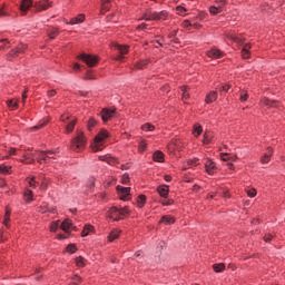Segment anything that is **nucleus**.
<instances>
[{"label":"nucleus","mask_w":285,"mask_h":285,"mask_svg":"<svg viewBox=\"0 0 285 285\" xmlns=\"http://www.w3.org/2000/svg\"><path fill=\"white\" fill-rule=\"evenodd\" d=\"M168 19V12L167 11H153L150 9L146 10L142 17L139 19V21H166Z\"/></svg>","instance_id":"1"},{"label":"nucleus","mask_w":285,"mask_h":285,"mask_svg":"<svg viewBox=\"0 0 285 285\" xmlns=\"http://www.w3.org/2000/svg\"><path fill=\"white\" fill-rule=\"evenodd\" d=\"M86 144H88V139L86 138V135H83V131L77 130V136L71 140V150L75 153H81L83 148H86Z\"/></svg>","instance_id":"2"},{"label":"nucleus","mask_w":285,"mask_h":285,"mask_svg":"<svg viewBox=\"0 0 285 285\" xmlns=\"http://www.w3.org/2000/svg\"><path fill=\"white\" fill-rule=\"evenodd\" d=\"M108 139V131L102 129L94 139L91 144V150L92 153H101L104 148H106V145L104 144V140Z\"/></svg>","instance_id":"3"},{"label":"nucleus","mask_w":285,"mask_h":285,"mask_svg":"<svg viewBox=\"0 0 285 285\" xmlns=\"http://www.w3.org/2000/svg\"><path fill=\"white\" fill-rule=\"evenodd\" d=\"M128 207H122V208H117V207H111L108 210V217L109 219H114V222H119L122 217H126L128 215Z\"/></svg>","instance_id":"4"},{"label":"nucleus","mask_w":285,"mask_h":285,"mask_svg":"<svg viewBox=\"0 0 285 285\" xmlns=\"http://www.w3.org/2000/svg\"><path fill=\"white\" fill-rule=\"evenodd\" d=\"M79 59H81L88 66V68H95V66L99 63V57L88 53H81Z\"/></svg>","instance_id":"5"},{"label":"nucleus","mask_w":285,"mask_h":285,"mask_svg":"<svg viewBox=\"0 0 285 285\" xmlns=\"http://www.w3.org/2000/svg\"><path fill=\"white\" fill-rule=\"evenodd\" d=\"M27 49H28V46L21 43L16 49L11 50L8 53L7 59H9V61H12V59H14V57H19V55H23V52H26Z\"/></svg>","instance_id":"6"},{"label":"nucleus","mask_w":285,"mask_h":285,"mask_svg":"<svg viewBox=\"0 0 285 285\" xmlns=\"http://www.w3.org/2000/svg\"><path fill=\"white\" fill-rule=\"evenodd\" d=\"M102 121L106 124V121H110L115 115H117V108H105L100 112Z\"/></svg>","instance_id":"7"},{"label":"nucleus","mask_w":285,"mask_h":285,"mask_svg":"<svg viewBox=\"0 0 285 285\" xmlns=\"http://www.w3.org/2000/svg\"><path fill=\"white\" fill-rule=\"evenodd\" d=\"M114 48H116V50H118V52H120V55L116 57V61H124V55H128L129 47L126 45L115 43Z\"/></svg>","instance_id":"8"},{"label":"nucleus","mask_w":285,"mask_h":285,"mask_svg":"<svg viewBox=\"0 0 285 285\" xmlns=\"http://www.w3.org/2000/svg\"><path fill=\"white\" fill-rule=\"evenodd\" d=\"M117 193L122 202H126L130 196V187L117 186Z\"/></svg>","instance_id":"9"},{"label":"nucleus","mask_w":285,"mask_h":285,"mask_svg":"<svg viewBox=\"0 0 285 285\" xmlns=\"http://www.w3.org/2000/svg\"><path fill=\"white\" fill-rule=\"evenodd\" d=\"M56 153L52 150H46V151H40L38 154V164H48V157H50V155H55Z\"/></svg>","instance_id":"10"},{"label":"nucleus","mask_w":285,"mask_h":285,"mask_svg":"<svg viewBox=\"0 0 285 285\" xmlns=\"http://www.w3.org/2000/svg\"><path fill=\"white\" fill-rule=\"evenodd\" d=\"M262 106H266V108H279V101L271 100L268 98H263L261 100Z\"/></svg>","instance_id":"11"},{"label":"nucleus","mask_w":285,"mask_h":285,"mask_svg":"<svg viewBox=\"0 0 285 285\" xmlns=\"http://www.w3.org/2000/svg\"><path fill=\"white\" fill-rule=\"evenodd\" d=\"M207 57H209L210 59H222V57H224V52L219 49L214 48L207 51Z\"/></svg>","instance_id":"12"},{"label":"nucleus","mask_w":285,"mask_h":285,"mask_svg":"<svg viewBox=\"0 0 285 285\" xmlns=\"http://www.w3.org/2000/svg\"><path fill=\"white\" fill-rule=\"evenodd\" d=\"M83 21H86V14L80 13L77 17L71 18L67 23H69V26H78V23H83Z\"/></svg>","instance_id":"13"},{"label":"nucleus","mask_w":285,"mask_h":285,"mask_svg":"<svg viewBox=\"0 0 285 285\" xmlns=\"http://www.w3.org/2000/svg\"><path fill=\"white\" fill-rule=\"evenodd\" d=\"M30 8H32V0H22L21 1L20 11L22 12V14H26V12H28V10H30Z\"/></svg>","instance_id":"14"},{"label":"nucleus","mask_w":285,"mask_h":285,"mask_svg":"<svg viewBox=\"0 0 285 285\" xmlns=\"http://www.w3.org/2000/svg\"><path fill=\"white\" fill-rule=\"evenodd\" d=\"M52 6V2L45 0L42 2H39L36 8L38 12H41L43 10H48V8H50Z\"/></svg>","instance_id":"15"},{"label":"nucleus","mask_w":285,"mask_h":285,"mask_svg":"<svg viewBox=\"0 0 285 285\" xmlns=\"http://www.w3.org/2000/svg\"><path fill=\"white\" fill-rule=\"evenodd\" d=\"M250 48L253 46L250 43H246L242 49V57L243 59H250Z\"/></svg>","instance_id":"16"},{"label":"nucleus","mask_w":285,"mask_h":285,"mask_svg":"<svg viewBox=\"0 0 285 285\" xmlns=\"http://www.w3.org/2000/svg\"><path fill=\"white\" fill-rule=\"evenodd\" d=\"M61 230L65 233H70V228H72V220L70 219H65L61 225H60Z\"/></svg>","instance_id":"17"},{"label":"nucleus","mask_w":285,"mask_h":285,"mask_svg":"<svg viewBox=\"0 0 285 285\" xmlns=\"http://www.w3.org/2000/svg\"><path fill=\"white\" fill-rule=\"evenodd\" d=\"M20 161L21 164H35V154H24Z\"/></svg>","instance_id":"18"},{"label":"nucleus","mask_w":285,"mask_h":285,"mask_svg":"<svg viewBox=\"0 0 285 285\" xmlns=\"http://www.w3.org/2000/svg\"><path fill=\"white\" fill-rule=\"evenodd\" d=\"M205 168L208 175H214L215 174V163L213 160L208 159L205 163Z\"/></svg>","instance_id":"19"},{"label":"nucleus","mask_w":285,"mask_h":285,"mask_svg":"<svg viewBox=\"0 0 285 285\" xmlns=\"http://www.w3.org/2000/svg\"><path fill=\"white\" fill-rule=\"evenodd\" d=\"M160 197H168V193L170 191L168 185H163L157 188Z\"/></svg>","instance_id":"20"},{"label":"nucleus","mask_w":285,"mask_h":285,"mask_svg":"<svg viewBox=\"0 0 285 285\" xmlns=\"http://www.w3.org/2000/svg\"><path fill=\"white\" fill-rule=\"evenodd\" d=\"M7 106L10 108V110H17L19 108V99L13 98L8 100Z\"/></svg>","instance_id":"21"},{"label":"nucleus","mask_w":285,"mask_h":285,"mask_svg":"<svg viewBox=\"0 0 285 285\" xmlns=\"http://www.w3.org/2000/svg\"><path fill=\"white\" fill-rule=\"evenodd\" d=\"M214 101H217V91H210L205 98L206 104H213Z\"/></svg>","instance_id":"22"},{"label":"nucleus","mask_w":285,"mask_h":285,"mask_svg":"<svg viewBox=\"0 0 285 285\" xmlns=\"http://www.w3.org/2000/svg\"><path fill=\"white\" fill-rule=\"evenodd\" d=\"M159 224H166L167 226L170 224H175V217L170 215H165L161 217Z\"/></svg>","instance_id":"23"},{"label":"nucleus","mask_w":285,"mask_h":285,"mask_svg":"<svg viewBox=\"0 0 285 285\" xmlns=\"http://www.w3.org/2000/svg\"><path fill=\"white\" fill-rule=\"evenodd\" d=\"M119 235H121V230L119 229L111 230L108 236V242H115V239H119Z\"/></svg>","instance_id":"24"},{"label":"nucleus","mask_w":285,"mask_h":285,"mask_svg":"<svg viewBox=\"0 0 285 285\" xmlns=\"http://www.w3.org/2000/svg\"><path fill=\"white\" fill-rule=\"evenodd\" d=\"M227 38L232 41H235L236 43H244V39H242V37L237 36L236 33H227Z\"/></svg>","instance_id":"25"},{"label":"nucleus","mask_w":285,"mask_h":285,"mask_svg":"<svg viewBox=\"0 0 285 285\" xmlns=\"http://www.w3.org/2000/svg\"><path fill=\"white\" fill-rule=\"evenodd\" d=\"M92 230H95V227H92V225H85L81 236L88 237V235H90V233H92Z\"/></svg>","instance_id":"26"},{"label":"nucleus","mask_w":285,"mask_h":285,"mask_svg":"<svg viewBox=\"0 0 285 285\" xmlns=\"http://www.w3.org/2000/svg\"><path fill=\"white\" fill-rule=\"evenodd\" d=\"M47 32L49 39H57V37L59 36V29L57 28H50Z\"/></svg>","instance_id":"27"},{"label":"nucleus","mask_w":285,"mask_h":285,"mask_svg":"<svg viewBox=\"0 0 285 285\" xmlns=\"http://www.w3.org/2000/svg\"><path fill=\"white\" fill-rule=\"evenodd\" d=\"M213 268L215 273H224V271H226V265L224 263L214 264Z\"/></svg>","instance_id":"28"},{"label":"nucleus","mask_w":285,"mask_h":285,"mask_svg":"<svg viewBox=\"0 0 285 285\" xmlns=\"http://www.w3.org/2000/svg\"><path fill=\"white\" fill-rule=\"evenodd\" d=\"M19 151V149L14 148V147H11L8 151H7V155L3 156L2 159H10V157H14L17 156V153Z\"/></svg>","instance_id":"29"},{"label":"nucleus","mask_w":285,"mask_h":285,"mask_svg":"<svg viewBox=\"0 0 285 285\" xmlns=\"http://www.w3.org/2000/svg\"><path fill=\"white\" fill-rule=\"evenodd\" d=\"M137 206L138 208H144V206H146V195H139L137 197Z\"/></svg>","instance_id":"30"},{"label":"nucleus","mask_w":285,"mask_h":285,"mask_svg":"<svg viewBox=\"0 0 285 285\" xmlns=\"http://www.w3.org/2000/svg\"><path fill=\"white\" fill-rule=\"evenodd\" d=\"M223 161H237V156H230L228 154H220Z\"/></svg>","instance_id":"31"},{"label":"nucleus","mask_w":285,"mask_h":285,"mask_svg":"<svg viewBox=\"0 0 285 285\" xmlns=\"http://www.w3.org/2000/svg\"><path fill=\"white\" fill-rule=\"evenodd\" d=\"M47 125H48V120H42L38 125L31 127L30 130L31 132H35L37 130H41V128H43V126H47Z\"/></svg>","instance_id":"32"},{"label":"nucleus","mask_w":285,"mask_h":285,"mask_svg":"<svg viewBox=\"0 0 285 285\" xmlns=\"http://www.w3.org/2000/svg\"><path fill=\"white\" fill-rule=\"evenodd\" d=\"M213 141V134H210V131H206L204 134V139H203V144L208 145Z\"/></svg>","instance_id":"33"},{"label":"nucleus","mask_w":285,"mask_h":285,"mask_svg":"<svg viewBox=\"0 0 285 285\" xmlns=\"http://www.w3.org/2000/svg\"><path fill=\"white\" fill-rule=\"evenodd\" d=\"M141 130H144L145 132H153V130H155V126L150 122H147L141 126Z\"/></svg>","instance_id":"34"},{"label":"nucleus","mask_w":285,"mask_h":285,"mask_svg":"<svg viewBox=\"0 0 285 285\" xmlns=\"http://www.w3.org/2000/svg\"><path fill=\"white\" fill-rule=\"evenodd\" d=\"M75 126H77V119L71 120V121L67 125L66 131H67L68 134L72 132V130H75Z\"/></svg>","instance_id":"35"},{"label":"nucleus","mask_w":285,"mask_h":285,"mask_svg":"<svg viewBox=\"0 0 285 285\" xmlns=\"http://www.w3.org/2000/svg\"><path fill=\"white\" fill-rule=\"evenodd\" d=\"M76 265L79 267V268H83V266H86V258L82 257V256H79L76 258Z\"/></svg>","instance_id":"36"},{"label":"nucleus","mask_w":285,"mask_h":285,"mask_svg":"<svg viewBox=\"0 0 285 285\" xmlns=\"http://www.w3.org/2000/svg\"><path fill=\"white\" fill-rule=\"evenodd\" d=\"M153 158H154V161H159V163H161V161H164V153H161V151H156V153L154 154Z\"/></svg>","instance_id":"37"},{"label":"nucleus","mask_w":285,"mask_h":285,"mask_svg":"<svg viewBox=\"0 0 285 285\" xmlns=\"http://www.w3.org/2000/svg\"><path fill=\"white\" fill-rule=\"evenodd\" d=\"M224 9H222V6H213L209 8L210 14H219V12H223Z\"/></svg>","instance_id":"38"},{"label":"nucleus","mask_w":285,"mask_h":285,"mask_svg":"<svg viewBox=\"0 0 285 285\" xmlns=\"http://www.w3.org/2000/svg\"><path fill=\"white\" fill-rule=\"evenodd\" d=\"M110 1L111 0H101V10L108 12V10H110Z\"/></svg>","instance_id":"39"},{"label":"nucleus","mask_w":285,"mask_h":285,"mask_svg":"<svg viewBox=\"0 0 285 285\" xmlns=\"http://www.w3.org/2000/svg\"><path fill=\"white\" fill-rule=\"evenodd\" d=\"M148 66V60H141L140 62L135 65L136 70H144Z\"/></svg>","instance_id":"40"},{"label":"nucleus","mask_w":285,"mask_h":285,"mask_svg":"<svg viewBox=\"0 0 285 285\" xmlns=\"http://www.w3.org/2000/svg\"><path fill=\"white\" fill-rule=\"evenodd\" d=\"M181 90V97H183V100L186 101V99H188L190 97V95L188 94V87L184 86L180 88Z\"/></svg>","instance_id":"41"},{"label":"nucleus","mask_w":285,"mask_h":285,"mask_svg":"<svg viewBox=\"0 0 285 285\" xmlns=\"http://www.w3.org/2000/svg\"><path fill=\"white\" fill-rule=\"evenodd\" d=\"M59 226H61L60 223H59V220H56V222L51 223V225H50V232H51V233H57V230H59Z\"/></svg>","instance_id":"42"},{"label":"nucleus","mask_w":285,"mask_h":285,"mask_svg":"<svg viewBox=\"0 0 285 285\" xmlns=\"http://www.w3.org/2000/svg\"><path fill=\"white\" fill-rule=\"evenodd\" d=\"M27 181H28L30 188H37V186H39V183L35 179V177L27 178Z\"/></svg>","instance_id":"43"},{"label":"nucleus","mask_w":285,"mask_h":285,"mask_svg":"<svg viewBox=\"0 0 285 285\" xmlns=\"http://www.w3.org/2000/svg\"><path fill=\"white\" fill-rule=\"evenodd\" d=\"M187 166H188L189 168H195V166H199V159L194 158V159H191V160H188V161H187Z\"/></svg>","instance_id":"44"},{"label":"nucleus","mask_w":285,"mask_h":285,"mask_svg":"<svg viewBox=\"0 0 285 285\" xmlns=\"http://www.w3.org/2000/svg\"><path fill=\"white\" fill-rule=\"evenodd\" d=\"M203 132L202 126L200 125H195L194 127V136L199 137Z\"/></svg>","instance_id":"45"},{"label":"nucleus","mask_w":285,"mask_h":285,"mask_svg":"<svg viewBox=\"0 0 285 285\" xmlns=\"http://www.w3.org/2000/svg\"><path fill=\"white\" fill-rule=\"evenodd\" d=\"M95 126H97V120H95V118H90L87 124V129L90 131Z\"/></svg>","instance_id":"46"},{"label":"nucleus","mask_w":285,"mask_h":285,"mask_svg":"<svg viewBox=\"0 0 285 285\" xmlns=\"http://www.w3.org/2000/svg\"><path fill=\"white\" fill-rule=\"evenodd\" d=\"M146 148H148V144H146V140H141L138 146L139 153H145Z\"/></svg>","instance_id":"47"},{"label":"nucleus","mask_w":285,"mask_h":285,"mask_svg":"<svg viewBox=\"0 0 285 285\" xmlns=\"http://www.w3.org/2000/svg\"><path fill=\"white\" fill-rule=\"evenodd\" d=\"M24 199H26V202H32V190L27 189L24 191Z\"/></svg>","instance_id":"48"},{"label":"nucleus","mask_w":285,"mask_h":285,"mask_svg":"<svg viewBox=\"0 0 285 285\" xmlns=\"http://www.w3.org/2000/svg\"><path fill=\"white\" fill-rule=\"evenodd\" d=\"M106 161H107V164H109L110 166H115V164H118L117 158L110 157V156H107V157H106Z\"/></svg>","instance_id":"49"},{"label":"nucleus","mask_w":285,"mask_h":285,"mask_svg":"<svg viewBox=\"0 0 285 285\" xmlns=\"http://www.w3.org/2000/svg\"><path fill=\"white\" fill-rule=\"evenodd\" d=\"M67 253H71V254L77 253V246L75 244H69L67 246Z\"/></svg>","instance_id":"50"},{"label":"nucleus","mask_w":285,"mask_h":285,"mask_svg":"<svg viewBox=\"0 0 285 285\" xmlns=\"http://www.w3.org/2000/svg\"><path fill=\"white\" fill-rule=\"evenodd\" d=\"M240 101H248V91H240V97H239Z\"/></svg>","instance_id":"51"},{"label":"nucleus","mask_w":285,"mask_h":285,"mask_svg":"<svg viewBox=\"0 0 285 285\" xmlns=\"http://www.w3.org/2000/svg\"><path fill=\"white\" fill-rule=\"evenodd\" d=\"M10 168H12V167L1 165L0 166V173H2V175H8V173H10Z\"/></svg>","instance_id":"52"},{"label":"nucleus","mask_w":285,"mask_h":285,"mask_svg":"<svg viewBox=\"0 0 285 285\" xmlns=\"http://www.w3.org/2000/svg\"><path fill=\"white\" fill-rule=\"evenodd\" d=\"M181 26L186 29V30H190V28H193V23H190V20H184Z\"/></svg>","instance_id":"53"},{"label":"nucleus","mask_w":285,"mask_h":285,"mask_svg":"<svg viewBox=\"0 0 285 285\" xmlns=\"http://www.w3.org/2000/svg\"><path fill=\"white\" fill-rule=\"evenodd\" d=\"M262 164H268L271 161V155L265 154L262 158H261Z\"/></svg>","instance_id":"54"},{"label":"nucleus","mask_w":285,"mask_h":285,"mask_svg":"<svg viewBox=\"0 0 285 285\" xmlns=\"http://www.w3.org/2000/svg\"><path fill=\"white\" fill-rule=\"evenodd\" d=\"M9 222H10V212L7 210L3 219L4 226L8 227Z\"/></svg>","instance_id":"55"},{"label":"nucleus","mask_w":285,"mask_h":285,"mask_svg":"<svg viewBox=\"0 0 285 285\" xmlns=\"http://www.w3.org/2000/svg\"><path fill=\"white\" fill-rule=\"evenodd\" d=\"M130 181V176L128 174H124L121 177V184H128Z\"/></svg>","instance_id":"56"},{"label":"nucleus","mask_w":285,"mask_h":285,"mask_svg":"<svg viewBox=\"0 0 285 285\" xmlns=\"http://www.w3.org/2000/svg\"><path fill=\"white\" fill-rule=\"evenodd\" d=\"M52 153H56L53 155H50V157H47V161H49V159H57V157H59V151L57 149L51 150Z\"/></svg>","instance_id":"57"},{"label":"nucleus","mask_w":285,"mask_h":285,"mask_svg":"<svg viewBox=\"0 0 285 285\" xmlns=\"http://www.w3.org/2000/svg\"><path fill=\"white\" fill-rule=\"evenodd\" d=\"M176 12H178V14H184V12H187V9L181 6H178L176 8Z\"/></svg>","instance_id":"58"},{"label":"nucleus","mask_w":285,"mask_h":285,"mask_svg":"<svg viewBox=\"0 0 285 285\" xmlns=\"http://www.w3.org/2000/svg\"><path fill=\"white\" fill-rule=\"evenodd\" d=\"M247 195H248V197H255L257 195V190L254 188L248 189Z\"/></svg>","instance_id":"59"},{"label":"nucleus","mask_w":285,"mask_h":285,"mask_svg":"<svg viewBox=\"0 0 285 285\" xmlns=\"http://www.w3.org/2000/svg\"><path fill=\"white\" fill-rule=\"evenodd\" d=\"M217 6H222V10H224V6L228 3V0H216Z\"/></svg>","instance_id":"60"},{"label":"nucleus","mask_w":285,"mask_h":285,"mask_svg":"<svg viewBox=\"0 0 285 285\" xmlns=\"http://www.w3.org/2000/svg\"><path fill=\"white\" fill-rule=\"evenodd\" d=\"M272 240H273V235H272V234H266V235L264 236V242L269 243V242H272Z\"/></svg>","instance_id":"61"},{"label":"nucleus","mask_w":285,"mask_h":285,"mask_svg":"<svg viewBox=\"0 0 285 285\" xmlns=\"http://www.w3.org/2000/svg\"><path fill=\"white\" fill-rule=\"evenodd\" d=\"M228 90H230V85H224V86L220 88V92H228Z\"/></svg>","instance_id":"62"},{"label":"nucleus","mask_w":285,"mask_h":285,"mask_svg":"<svg viewBox=\"0 0 285 285\" xmlns=\"http://www.w3.org/2000/svg\"><path fill=\"white\" fill-rule=\"evenodd\" d=\"M86 79H89V80L95 79V76H92V71H91V70H88V71H87V73H86Z\"/></svg>","instance_id":"63"},{"label":"nucleus","mask_w":285,"mask_h":285,"mask_svg":"<svg viewBox=\"0 0 285 285\" xmlns=\"http://www.w3.org/2000/svg\"><path fill=\"white\" fill-rule=\"evenodd\" d=\"M163 206H170L173 204V200H163Z\"/></svg>","instance_id":"64"}]
</instances>
